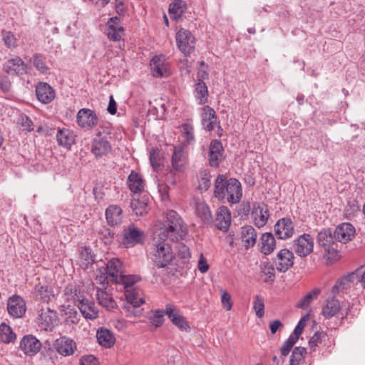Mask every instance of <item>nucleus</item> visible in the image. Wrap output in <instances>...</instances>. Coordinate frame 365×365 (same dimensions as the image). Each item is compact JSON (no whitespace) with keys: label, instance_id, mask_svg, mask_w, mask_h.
I'll return each instance as SVG.
<instances>
[{"label":"nucleus","instance_id":"1","mask_svg":"<svg viewBox=\"0 0 365 365\" xmlns=\"http://www.w3.org/2000/svg\"><path fill=\"white\" fill-rule=\"evenodd\" d=\"M214 194L219 200L238 203L242 197L241 183L235 178L227 179L225 175H219L215 182Z\"/></svg>","mask_w":365,"mask_h":365},{"label":"nucleus","instance_id":"2","mask_svg":"<svg viewBox=\"0 0 365 365\" xmlns=\"http://www.w3.org/2000/svg\"><path fill=\"white\" fill-rule=\"evenodd\" d=\"M187 233V227L182 218L174 210H169L165 215L164 227L158 235L161 240L170 239L173 242L182 240Z\"/></svg>","mask_w":365,"mask_h":365},{"label":"nucleus","instance_id":"3","mask_svg":"<svg viewBox=\"0 0 365 365\" xmlns=\"http://www.w3.org/2000/svg\"><path fill=\"white\" fill-rule=\"evenodd\" d=\"M148 258L155 267L165 268L173 262L175 254L167 240H161L158 235L148 251Z\"/></svg>","mask_w":365,"mask_h":365},{"label":"nucleus","instance_id":"4","mask_svg":"<svg viewBox=\"0 0 365 365\" xmlns=\"http://www.w3.org/2000/svg\"><path fill=\"white\" fill-rule=\"evenodd\" d=\"M122 274V262L118 259L112 258L108 262L105 272H102L101 275H97L96 282L104 287L105 284H108L109 282H117L120 279V277Z\"/></svg>","mask_w":365,"mask_h":365},{"label":"nucleus","instance_id":"5","mask_svg":"<svg viewBox=\"0 0 365 365\" xmlns=\"http://www.w3.org/2000/svg\"><path fill=\"white\" fill-rule=\"evenodd\" d=\"M125 297L127 301L125 305L127 316H140L142 312L138 307L145 303L143 292L138 288L128 289L125 290Z\"/></svg>","mask_w":365,"mask_h":365},{"label":"nucleus","instance_id":"6","mask_svg":"<svg viewBox=\"0 0 365 365\" xmlns=\"http://www.w3.org/2000/svg\"><path fill=\"white\" fill-rule=\"evenodd\" d=\"M176 43L180 51L185 56L190 55L195 51V38L188 30L180 29L177 32Z\"/></svg>","mask_w":365,"mask_h":365},{"label":"nucleus","instance_id":"7","mask_svg":"<svg viewBox=\"0 0 365 365\" xmlns=\"http://www.w3.org/2000/svg\"><path fill=\"white\" fill-rule=\"evenodd\" d=\"M73 301L86 319L93 320L98 317V311L94 302L89 299L82 298L81 296L77 294L76 289H75Z\"/></svg>","mask_w":365,"mask_h":365},{"label":"nucleus","instance_id":"8","mask_svg":"<svg viewBox=\"0 0 365 365\" xmlns=\"http://www.w3.org/2000/svg\"><path fill=\"white\" fill-rule=\"evenodd\" d=\"M145 240V233L134 225L124 228L122 242L125 247H133L142 244Z\"/></svg>","mask_w":365,"mask_h":365},{"label":"nucleus","instance_id":"9","mask_svg":"<svg viewBox=\"0 0 365 365\" xmlns=\"http://www.w3.org/2000/svg\"><path fill=\"white\" fill-rule=\"evenodd\" d=\"M293 248L299 257H307L313 252L314 240L309 234H303L294 241Z\"/></svg>","mask_w":365,"mask_h":365},{"label":"nucleus","instance_id":"10","mask_svg":"<svg viewBox=\"0 0 365 365\" xmlns=\"http://www.w3.org/2000/svg\"><path fill=\"white\" fill-rule=\"evenodd\" d=\"M349 283H360L365 287V271L363 274H360L358 272H351L341 278L332 287V294H336L340 291L347 289L349 287Z\"/></svg>","mask_w":365,"mask_h":365},{"label":"nucleus","instance_id":"11","mask_svg":"<svg viewBox=\"0 0 365 365\" xmlns=\"http://www.w3.org/2000/svg\"><path fill=\"white\" fill-rule=\"evenodd\" d=\"M151 72L155 78L168 77L170 75V65L165 56H155L150 61Z\"/></svg>","mask_w":365,"mask_h":365},{"label":"nucleus","instance_id":"12","mask_svg":"<svg viewBox=\"0 0 365 365\" xmlns=\"http://www.w3.org/2000/svg\"><path fill=\"white\" fill-rule=\"evenodd\" d=\"M78 125L84 129L91 130L98 123V118L96 113L89 108H81L76 116Z\"/></svg>","mask_w":365,"mask_h":365},{"label":"nucleus","instance_id":"13","mask_svg":"<svg viewBox=\"0 0 365 365\" xmlns=\"http://www.w3.org/2000/svg\"><path fill=\"white\" fill-rule=\"evenodd\" d=\"M54 346L56 351L63 356H71L77 350L76 341L66 336H61L57 339L55 341Z\"/></svg>","mask_w":365,"mask_h":365},{"label":"nucleus","instance_id":"14","mask_svg":"<svg viewBox=\"0 0 365 365\" xmlns=\"http://www.w3.org/2000/svg\"><path fill=\"white\" fill-rule=\"evenodd\" d=\"M7 310L12 317L21 318L26 313V302L20 296L14 295L8 299Z\"/></svg>","mask_w":365,"mask_h":365},{"label":"nucleus","instance_id":"15","mask_svg":"<svg viewBox=\"0 0 365 365\" xmlns=\"http://www.w3.org/2000/svg\"><path fill=\"white\" fill-rule=\"evenodd\" d=\"M274 262L279 272H285L294 264V254L287 249L281 250Z\"/></svg>","mask_w":365,"mask_h":365},{"label":"nucleus","instance_id":"16","mask_svg":"<svg viewBox=\"0 0 365 365\" xmlns=\"http://www.w3.org/2000/svg\"><path fill=\"white\" fill-rule=\"evenodd\" d=\"M333 234L336 241L346 243L354 237L355 228L351 223H341L336 227Z\"/></svg>","mask_w":365,"mask_h":365},{"label":"nucleus","instance_id":"17","mask_svg":"<svg viewBox=\"0 0 365 365\" xmlns=\"http://www.w3.org/2000/svg\"><path fill=\"white\" fill-rule=\"evenodd\" d=\"M274 230L278 238L285 240L293 235L294 226L290 219L282 218L279 220L274 225Z\"/></svg>","mask_w":365,"mask_h":365},{"label":"nucleus","instance_id":"18","mask_svg":"<svg viewBox=\"0 0 365 365\" xmlns=\"http://www.w3.org/2000/svg\"><path fill=\"white\" fill-rule=\"evenodd\" d=\"M165 312L170 321L179 329L183 331H188L190 329V326L185 321L184 317L173 305L167 304Z\"/></svg>","mask_w":365,"mask_h":365},{"label":"nucleus","instance_id":"19","mask_svg":"<svg viewBox=\"0 0 365 365\" xmlns=\"http://www.w3.org/2000/svg\"><path fill=\"white\" fill-rule=\"evenodd\" d=\"M41 346V343L32 335L24 336L20 343V349L27 355L37 354Z\"/></svg>","mask_w":365,"mask_h":365},{"label":"nucleus","instance_id":"20","mask_svg":"<svg viewBox=\"0 0 365 365\" xmlns=\"http://www.w3.org/2000/svg\"><path fill=\"white\" fill-rule=\"evenodd\" d=\"M252 215L255 224L258 227L264 226L269 216L267 206L264 203H255Z\"/></svg>","mask_w":365,"mask_h":365},{"label":"nucleus","instance_id":"21","mask_svg":"<svg viewBox=\"0 0 365 365\" xmlns=\"http://www.w3.org/2000/svg\"><path fill=\"white\" fill-rule=\"evenodd\" d=\"M108 284H105L104 287L100 284V287H97L96 299L100 305L108 309H112L116 307V303L112 297L111 294L106 290Z\"/></svg>","mask_w":365,"mask_h":365},{"label":"nucleus","instance_id":"22","mask_svg":"<svg viewBox=\"0 0 365 365\" xmlns=\"http://www.w3.org/2000/svg\"><path fill=\"white\" fill-rule=\"evenodd\" d=\"M215 225L217 229L227 232L231 225V213L225 206H221L217 212Z\"/></svg>","mask_w":365,"mask_h":365},{"label":"nucleus","instance_id":"23","mask_svg":"<svg viewBox=\"0 0 365 365\" xmlns=\"http://www.w3.org/2000/svg\"><path fill=\"white\" fill-rule=\"evenodd\" d=\"M4 70L9 75H22L26 73V66L21 58L16 57L4 63Z\"/></svg>","mask_w":365,"mask_h":365},{"label":"nucleus","instance_id":"24","mask_svg":"<svg viewBox=\"0 0 365 365\" xmlns=\"http://www.w3.org/2000/svg\"><path fill=\"white\" fill-rule=\"evenodd\" d=\"M38 100L43 103H51L55 98V91L47 83H39L36 87Z\"/></svg>","mask_w":365,"mask_h":365},{"label":"nucleus","instance_id":"25","mask_svg":"<svg viewBox=\"0 0 365 365\" xmlns=\"http://www.w3.org/2000/svg\"><path fill=\"white\" fill-rule=\"evenodd\" d=\"M223 147L222 143L217 140H213L210 145L209 163L212 167H217L222 160Z\"/></svg>","mask_w":365,"mask_h":365},{"label":"nucleus","instance_id":"26","mask_svg":"<svg viewBox=\"0 0 365 365\" xmlns=\"http://www.w3.org/2000/svg\"><path fill=\"white\" fill-rule=\"evenodd\" d=\"M110 150L111 145L105 138L99 136L93 140L91 152L96 158H101Z\"/></svg>","mask_w":365,"mask_h":365},{"label":"nucleus","instance_id":"27","mask_svg":"<svg viewBox=\"0 0 365 365\" xmlns=\"http://www.w3.org/2000/svg\"><path fill=\"white\" fill-rule=\"evenodd\" d=\"M172 167L176 172H182L187 164V155L181 146L175 147L172 156Z\"/></svg>","mask_w":365,"mask_h":365},{"label":"nucleus","instance_id":"28","mask_svg":"<svg viewBox=\"0 0 365 365\" xmlns=\"http://www.w3.org/2000/svg\"><path fill=\"white\" fill-rule=\"evenodd\" d=\"M56 321V313L51 311L50 309H41L38 317V323L41 329L45 330H51Z\"/></svg>","mask_w":365,"mask_h":365},{"label":"nucleus","instance_id":"29","mask_svg":"<svg viewBox=\"0 0 365 365\" xmlns=\"http://www.w3.org/2000/svg\"><path fill=\"white\" fill-rule=\"evenodd\" d=\"M96 338L98 344L105 348H110L115 343L113 333L104 327H101L97 330Z\"/></svg>","mask_w":365,"mask_h":365},{"label":"nucleus","instance_id":"30","mask_svg":"<svg viewBox=\"0 0 365 365\" xmlns=\"http://www.w3.org/2000/svg\"><path fill=\"white\" fill-rule=\"evenodd\" d=\"M202 110V123L203 128L208 131H211L214 129L215 125L217 124V118L216 113L214 109L210 106H205Z\"/></svg>","mask_w":365,"mask_h":365},{"label":"nucleus","instance_id":"31","mask_svg":"<svg viewBox=\"0 0 365 365\" xmlns=\"http://www.w3.org/2000/svg\"><path fill=\"white\" fill-rule=\"evenodd\" d=\"M240 235L246 250H249L255 245L257 235L253 227L250 225L242 227L241 228Z\"/></svg>","mask_w":365,"mask_h":365},{"label":"nucleus","instance_id":"32","mask_svg":"<svg viewBox=\"0 0 365 365\" xmlns=\"http://www.w3.org/2000/svg\"><path fill=\"white\" fill-rule=\"evenodd\" d=\"M122 210L116 205L109 206L106 211V220L109 225L115 226L121 223L123 215Z\"/></svg>","mask_w":365,"mask_h":365},{"label":"nucleus","instance_id":"33","mask_svg":"<svg viewBox=\"0 0 365 365\" xmlns=\"http://www.w3.org/2000/svg\"><path fill=\"white\" fill-rule=\"evenodd\" d=\"M276 247V241L271 232L264 233L260 239V250L264 255L272 253Z\"/></svg>","mask_w":365,"mask_h":365},{"label":"nucleus","instance_id":"34","mask_svg":"<svg viewBox=\"0 0 365 365\" xmlns=\"http://www.w3.org/2000/svg\"><path fill=\"white\" fill-rule=\"evenodd\" d=\"M340 309L339 302L335 298L328 299L322 307V314L326 319L334 317Z\"/></svg>","mask_w":365,"mask_h":365},{"label":"nucleus","instance_id":"35","mask_svg":"<svg viewBox=\"0 0 365 365\" xmlns=\"http://www.w3.org/2000/svg\"><path fill=\"white\" fill-rule=\"evenodd\" d=\"M56 140L59 145L68 148L74 144L75 137L70 130L60 129L56 133Z\"/></svg>","mask_w":365,"mask_h":365},{"label":"nucleus","instance_id":"36","mask_svg":"<svg viewBox=\"0 0 365 365\" xmlns=\"http://www.w3.org/2000/svg\"><path fill=\"white\" fill-rule=\"evenodd\" d=\"M335 241L334 234L329 229L324 230L317 235V242L319 245L323 247L326 250H329Z\"/></svg>","mask_w":365,"mask_h":365},{"label":"nucleus","instance_id":"37","mask_svg":"<svg viewBox=\"0 0 365 365\" xmlns=\"http://www.w3.org/2000/svg\"><path fill=\"white\" fill-rule=\"evenodd\" d=\"M321 291L319 288H314L308 292L299 302H297L296 307L299 309H307L310 304L317 299L320 294Z\"/></svg>","mask_w":365,"mask_h":365},{"label":"nucleus","instance_id":"38","mask_svg":"<svg viewBox=\"0 0 365 365\" xmlns=\"http://www.w3.org/2000/svg\"><path fill=\"white\" fill-rule=\"evenodd\" d=\"M128 187L133 192H139L143 190L144 184L140 176L135 172H132L128 179Z\"/></svg>","mask_w":365,"mask_h":365},{"label":"nucleus","instance_id":"39","mask_svg":"<svg viewBox=\"0 0 365 365\" xmlns=\"http://www.w3.org/2000/svg\"><path fill=\"white\" fill-rule=\"evenodd\" d=\"M208 91L205 82L199 80L195 84V96L199 104H204L207 101Z\"/></svg>","mask_w":365,"mask_h":365},{"label":"nucleus","instance_id":"40","mask_svg":"<svg viewBox=\"0 0 365 365\" xmlns=\"http://www.w3.org/2000/svg\"><path fill=\"white\" fill-rule=\"evenodd\" d=\"M131 207L136 215L141 216L148 212V205L147 200L144 197L133 199L131 202Z\"/></svg>","mask_w":365,"mask_h":365},{"label":"nucleus","instance_id":"41","mask_svg":"<svg viewBox=\"0 0 365 365\" xmlns=\"http://www.w3.org/2000/svg\"><path fill=\"white\" fill-rule=\"evenodd\" d=\"M185 3L182 0H175L169 7V14L171 18L178 19L185 11Z\"/></svg>","mask_w":365,"mask_h":365},{"label":"nucleus","instance_id":"42","mask_svg":"<svg viewBox=\"0 0 365 365\" xmlns=\"http://www.w3.org/2000/svg\"><path fill=\"white\" fill-rule=\"evenodd\" d=\"M196 214L205 222L212 221V214L209 206L205 202H198L196 205Z\"/></svg>","mask_w":365,"mask_h":365},{"label":"nucleus","instance_id":"43","mask_svg":"<svg viewBox=\"0 0 365 365\" xmlns=\"http://www.w3.org/2000/svg\"><path fill=\"white\" fill-rule=\"evenodd\" d=\"M182 137L183 138V143L190 145L195 141L194 128L193 126L189 123H185L181 126Z\"/></svg>","mask_w":365,"mask_h":365},{"label":"nucleus","instance_id":"44","mask_svg":"<svg viewBox=\"0 0 365 365\" xmlns=\"http://www.w3.org/2000/svg\"><path fill=\"white\" fill-rule=\"evenodd\" d=\"M0 339L4 343L9 344L16 339V334L9 326L3 323L0 325Z\"/></svg>","mask_w":365,"mask_h":365},{"label":"nucleus","instance_id":"45","mask_svg":"<svg viewBox=\"0 0 365 365\" xmlns=\"http://www.w3.org/2000/svg\"><path fill=\"white\" fill-rule=\"evenodd\" d=\"M120 279H119L115 283L123 284L124 286L125 290L128 289H133L134 284L140 280V278L136 275H125L123 274L120 277Z\"/></svg>","mask_w":365,"mask_h":365},{"label":"nucleus","instance_id":"46","mask_svg":"<svg viewBox=\"0 0 365 365\" xmlns=\"http://www.w3.org/2000/svg\"><path fill=\"white\" fill-rule=\"evenodd\" d=\"M306 353L307 351L305 348L302 346L295 347L290 356L289 364L299 365L300 361L304 359Z\"/></svg>","mask_w":365,"mask_h":365},{"label":"nucleus","instance_id":"47","mask_svg":"<svg viewBox=\"0 0 365 365\" xmlns=\"http://www.w3.org/2000/svg\"><path fill=\"white\" fill-rule=\"evenodd\" d=\"M123 34V27H114V26L112 25L108 28L107 36L110 40L113 41H120Z\"/></svg>","mask_w":365,"mask_h":365},{"label":"nucleus","instance_id":"48","mask_svg":"<svg viewBox=\"0 0 365 365\" xmlns=\"http://www.w3.org/2000/svg\"><path fill=\"white\" fill-rule=\"evenodd\" d=\"M211 185L210 175L206 171L200 173L198 188L201 192L207 190Z\"/></svg>","mask_w":365,"mask_h":365},{"label":"nucleus","instance_id":"49","mask_svg":"<svg viewBox=\"0 0 365 365\" xmlns=\"http://www.w3.org/2000/svg\"><path fill=\"white\" fill-rule=\"evenodd\" d=\"M35 291L37 296L43 302H48L50 301L51 292L47 286H43L38 284L35 287Z\"/></svg>","mask_w":365,"mask_h":365},{"label":"nucleus","instance_id":"50","mask_svg":"<svg viewBox=\"0 0 365 365\" xmlns=\"http://www.w3.org/2000/svg\"><path fill=\"white\" fill-rule=\"evenodd\" d=\"M2 41L9 48L16 46V38L11 31H3L1 33Z\"/></svg>","mask_w":365,"mask_h":365},{"label":"nucleus","instance_id":"51","mask_svg":"<svg viewBox=\"0 0 365 365\" xmlns=\"http://www.w3.org/2000/svg\"><path fill=\"white\" fill-rule=\"evenodd\" d=\"M80 258L81 260L83 261V265H85L86 267H87L90 264H92L94 261L91 250L88 247H83L81 250Z\"/></svg>","mask_w":365,"mask_h":365},{"label":"nucleus","instance_id":"52","mask_svg":"<svg viewBox=\"0 0 365 365\" xmlns=\"http://www.w3.org/2000/svg\"><path fill=\"white\" fill-rule=\"evenodd\" d=\"M297 341V336H289L280 348L281 354L284 356H287Z\"/></svg>","mask_w":365,"mask_h":365},{"label":"nucleus","instance_id":"53","mask_svg":"<svg viewBox=\"0 0 365 365\" xmlns=\"http://www.w3.org/2000/svg\"><path fill=\"white\" fill-rule=\"evenodd\" d=\"M253 308L255 311L256 315L259 318H262L264 314V299L257 295L255 297V301H254V305Z\"/></svg>","mask_w":365,"mask_h":365},{"label":"nucleus","instance_id":"54","mask_svg":"<svg viewBox=\"0 0 365 365\" xmlns=\"http://www.w3.org/2000/svg\"><path fill=\"white\" fill-rule=\"evenodd\" d=\"M34 65L42 73H46L48 70V67L41 56L35 55L34 56Z\"/></svg>","mask_w":365,"mask_h":365},{"label":"nucleus","instance_id":"55","mask_svg":"<svg viewBox=\"0 0 365 365\" xmlns=\"http://www.w3.org/2000/svg\"><path fill=\"white\" fill-rule=\"evenodd\" d=\"M19 123L23 130L29 132L34 130L32 120L26 115L21 114L19 118Z\"/></svg>","mask_w":365,"mask_h":365},{"label":"nucleus","instance_id":"56","mask_svg":"<svg viewBox=\"0 0 365 365\" xmlns=\"http://www.w3.org/2000/svg\"><path fill=\"white\" fill-rule=\"evenodd\" d=\"M99 235L105 244H110L114 239V233L106 227H103L99 231Z\"/></svg>","mask_w":365,"mask_h":365},{"label":"nucleus","instance_id":"57","mask_svg":"<svg viewBox=\"0 0 365 365\" xmlns=\"http://www.w3.org/2000/svg\"><path fill=\"white\" fill-rule=\"evenodd\" d=\"M165 314V310H156L155 312V314L150 319L152 324L154 325L155 327L161 326L164 322Z\"/></svg>","mask_w":365,"mask_h":365},{"label":"nucleus","instance_id":"58","mask_svg":"<svg viewBox=\"0 0 365 365\" xmlns=\"http://www.w3.org/2000/svg\"><path fill=\"white\" fill-rule=\"evenodd\" d=\"M308 317H309V314L303 317L299 320V322H298V324H297V326L295 327V328L294 329L293 334H291L290 336H297V339H299V336L302 333L303 329L306 325V322L308 319Z\"/></svg>","mask_w":365,"mask_h":365},{"label":"nucleus","instance_id":"59","mask_svg":"<svg viewBox=\"0 0 365 365\" xmlns=\"http://www.w3.org/2000/svg\"><path fill=\"white\" fill-rule=\"evenodd\" d=\"M178 255L182 259H187L190 257V252L189 247L183 243H180L178 245Z\"/></svg>","mask_w":365,"mask_h":365},{"label":"nucleus","instance_id":"60","mask_svg":"<svg viewBox=\"0 0 365 365\" xmlns=\"http://www.w3.org/2000/svg\"><path fill=\"white\" fill-rule=\"evenodd\" d=\"M79 365H98V361L94 356L87 355L81 358Z\"/></svg>","mask_w":365,"mask_h":365},{"label":"nucleus","instance_id":"61","mask_svg":"<svg viewBox=\"0 0 365 365\" xmlns=\"http://www.w3.org/2000/svg\"><path fill=\"white\" fill-rule=\"evenodd\" d=\"M66 320L67 322L71 324H77L78 322V317L77 312L73 309H68V311L66 312Z\"/></svg>","mask_w":365,"mask_h":365},{"label":"nucleus","instance_id":"62","mask_svg":"<svg viewBox=\"0 0 365 365\" xmlns=\"http://www.w3.org/2000/svg\"><path fill=\"white\" fill-rule=\"evenodd\" d=\"M221 301H222V304L223 307L226 310L228 311V310H230L232 309V303L231 302V297H230V295L227 292L224 291L222 292V297H221Z\"/></svg>","mask_w":365,"mask_h":365},{"label":"nucleus","instance_id":"63","mask_svg":"<svg viewBox=\"0 0 365 365\" xmlns=\"http://www.w3.org/2000/svg\"><path fill=\"white\" fill-rule=\"evenodd\" d=\"M323 334L321 332L315 333L309 341V346L312 349H314L318 344L321 342V339Z\"/></svg>","mask_w":365,"mask_h":365},{"label":"nucleus","instance_id":"64","mask_svg":"<svg viewBox=\"0 0 365 365\" xmlns=\"http://www.w3.org/2000/svg\"><path fill=\"white\" fill-rule=\"evenodd\" d=\"M209 269V265L207 262L206 258L203 256L202 254L200 255L199 262H198V269L201 273H205L207 272Z\"/></svg>","mask_w":365,"mask_h":365}]
</instances>
